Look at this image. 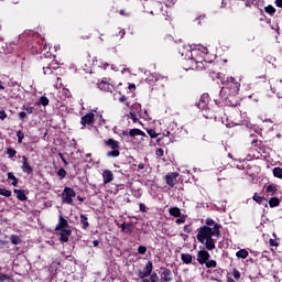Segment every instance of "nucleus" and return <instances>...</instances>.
<instances>
[{
	"instance_id": "1",
	"label": "nucleus",
	"mask_w": 282,
	"mask_h": 282,
	"mask_svg": "<svg viewBox=\"0 0 282 282\" xmlns=\"http://www.w3.org/2000/svg\"><path fill=\"white\" fill-rule=\"evenodd\" d=\"M206 226L199 228L197 234V240L203 243L207 250H215V239L213 237H221V227L215 223L212 218H207Z\"/></svg>"
},
{
	"instance_id": "2",
	"label": "nucleus",
	"mask_w": 282,
	"mask_h": 282,
	"mask_svg": "<svg viewBox=\"0 0 282 282\" xmlns=\"http://www.w3.org/2000/svg\"><path fill=\"white\" fill-rule=\"evenodd\" d=\"M223 84L225 85L220 94H224L225 91H229L230 96H237L239 94V89L241 87V84L235 77H227L223 80Z\"/></svg>"
},
{
	"instance_id": "3",
	"label": "nucleus",
	"mask_w": 282,
	"mask_h": 282,
	"mask_svg": "<svg viewBox=\"0 0 282 282\" xmlns=\"http://www.w3.org/2000/svg\"><path fill=\"white\" fill-rule=\"evenodd\" d=\"M210 253L206 250H200L197 253V261L200 265H206V268H217V261L209 260Z\"/></svg>"
},
{
	"instance_id": "4",
	"label": "nucleus",
	"mask_w": 282,
	"mask_h": 282,
	"mask_svg": "<svg viewBox=\"0 0 282 282\" xmlns=\"http://www.w3.org/2000/svg\"><path fill=\"white\" fill-rule=\"evenodd\" d=\"M74 197H76V192L72 187H65L62 192L63 204H68L74 206Z\"/></svg>"
},
{
	"instance_id": "5",
	"label": "nucleus",
	"mask_w": 282,
	"mask_h": 282,
	"mask_svg": "<svg viewBox=\"0 0 282 282\" xmlns=\"http://www.w3.org/2000/svg\"><path fill=\"white\" fill-rule=\"evenodd\" d=\"M153 272V262L149 261L142 271H139V279H147V276H151Z\"/></svg>"
},
{
	"instance_id": "6",
	"label": "nucleus",
	"mask_w": 282,
	"mask_h": 282,
	"mask_svg": "<svg viewBox=\"0 0 282 282\" xmlns=\"http://www.w3.org/2000/svg\"><path fill=\"white\" fill-rule=\"evenodd\" d=\"M98 88L101 91H110V93L113 91L115 89L113 84H111L107 78L101 79V82L98 84Z\"/></svg>"
},
{
	"instance_id": "7",
	"label": "nucleus",
	"mask_w": 282,
	"mask_h": 282,
	"mask_svg": "<svg viewBox=\"0 0 282 282\" xmlns=\"http://www.w3.org/2000/svg\"><path fill=\"white\" fill-rule=\"evenodd\" d=\"M22 171L28 175H32V173H34V167L28 162V156H22Z\"/></svg>"
},
{
	"instance_id": "8",
	"label": "nucleus",
	"mask_w": 282,
	"mask_h": 282,
	"mask_svg": "<svg viewBox=\"0 0 282 282\" xmlns=\"http://www.w3.org/2000/svg\"><path fill=\"white\" fill-rule=\"evenodd\" d=\"M177 176H178V174L175 172L169 173L165 176L166 184H169V186H175L177 184Z\"/></svg>"
},
{
	"instance_id": "9",
	"label": "nucleus",
	"mask_w": 282,
	"mask_h": 282,
	"mask_svg": "<svg viewBox=\"0 0 282 282\" xmlns=\"http://www.w3.org/2000/svg\"><path fill=\"white\" fill-rule=\"evenodd\" d=\"M61 241L67 243L69 241V237L72 236V229H59Z\"/></svg>"
},
{
	"instance_id": "10",
	"label": "nucleus",
	"mask_w": 282,
	"mask_h": 282,
	"mask_svg": "<svg viewBox=\"0 0 282 282\" xmlns=\"http://www.w3.org/2000/svg\"><path fill=\"white\" fill-rule=\"evenodd\" d=\"M94 118H95L94 112H90L82 117L80 123L83 124V127H85L86 124H94Z\"/></svg>"
},
{
	"instance_id": "11",
	"label": "nucleus",
	"mask_w": 282,
	"mask_h": 282,
	"mask_svg": "<svg viewBox=\"0 0 282 282\" xmlns=\"http://www.w3.org/2000/svg\"><path fill=\"white\" fill-rule=\"evenodd\" d=\"M102 178H104V184H109V183L113 182V172H111L109 170H105L102 172Z\"/></svg>"
},
{
	"instance_id": "12",
	"label": "nucleus",
	"mask_w": 282,
	"mask_h": 282,
	"mask_svg": "<svg viewBox=\"0 0 282 282\" xmlns=\"http://www.w3.org/2000/svg\"><path fill=\"white\" fill-rule=\"evenodd\" d=\"M135 135H141L142 137V139L141 140H144V138H148L147 137V133H144V131H142V130H140V129H131L130 131H129V137L130 138H135Z\"/></svg>"
},
{
	"instance_id": "13",
	"label": "nucleus",
	"mask_w": 282,
	"mask_h": 282,
	"mask_svg": "<svg viewBox=\"0 0 282 282\" xmlns=\"http://www.w3.org/2000/svg\"><path fill=\"white\" fill-rule=\"evenodd\" d=\"M69 229V225L67 224V220L63 218V216H59V223L56 226V230H64Z\"/></svg>"
},
{
	"instance_id": "14",
	"label": "nucleus",
	"mask_w": 282,
	"mask_h": 282,
	"mask_svg": "<svg viewBox=\"0 0 282 282\" xmlns=\"http://www.w3.org/2000/svg\"><path fill=\"white\" fill-rule=\"evenodd\" d=\"M13 193L17 195L20 202H25L28 199V196L23 189H13Z\"/></svg>"
},
{
	"instance_id": "15",
	"label": "nucleus",
	"mask_w": 282,
	"mask_h": 282,
	"mask_svg": "<svg viewBox=\"0 0 282 282\" xmlns=\"http://www.w3.org/2000/svg\"><path fill=\"white\" fill-rule=\"evenodd\" d=\"M107 147H110V149L112 150H118L120 149V142L113 140V139H109L108 141H106Z\"/></svg>"
},
{
	"instance_id": "16",
	"label": "nucleus",
	"mask_w": 282,
	"mask_h": 282,
	"mask_svg": "<svg viewBox=\"0 0 282 282\" xmlns=\"http://www.w3.org/2000/svg\"><path fill=\"white\" fill-rule=\"evenodd\" d=\"M122 232H126L127 235H131L133 232V226L131 224L123 223L121 225Z\"/></svg>"
},
{
	"instance_id": "17",
	"label": "nucleus",
	"mask_w": 282,
	"mask_h": 282,
	"mask_svg": "<svg viewBox=\"0 0 282 282\" xmlns=\"http://www.w3.org/2000/svg\"><path fill=\"white\" fill-rule=\"evenodd\" d=\"M181 259H182L183 263L188 264L193 261V256H191V253H182Z\"/></svg>"
},
{
	"instance_id": "18",
	"label": "nucleus",
	"mask_w": 282,
	"mask_h": 282,
	"mask_svg": "<svg viewBox=\"0 0 282 282\" xmlns=\"http://www.w3.org/2000/svg\"><path fill=\"white\" fill-rule=\"evenodd\" d=\"M169 213L172 215V217H181L182 215V210H180L177 207L170 208Z\"/></svg>"
},
{
	"instance_id": "19",
	"label": "nucleus",
	"mask_w": 282,
	"mask_h": 282,
	"mask_svg": "<svg viewBox=\"0 0 282 282\" xmlns=\"http://www.w3.org/2000/svg\"><path fill=\"white\" fill-rule=\"evenodd\" d=\"M161 281L170 282L171 281V271L165 270L161 275Z\"/></svg>"
},
{
	"instance_id": "20",
	"label": "nucleus",
	"mask_w": 282,
	"mask_h": 282,
	"mask_svg": "<svg viewBox=\"0 0 282 282\" xmlns=\"http://www.w3.org/2000/svg\"><path fill=\"white\" fill-rule=\"evenodd\" d=\"M236 257H238V259H248V251L246 249H241L236 252Z\"/></svg>"
},
{
	"instance_id": "21",
	"label": "nucleus",
	"mask_w": 282,
	"mask_h": 282,
	"mask_svg": "<svg viewBox=\"0 0 282 282\" xmlns=\"http://www.w3.org/2000/svg\"><path fill=\"white\" fill-rule=\"evenodd\" d=\"M279 204H281V202L279 200L278 197H272L270 200H269V206L271 208H276V206H279Z\"/></svg>"
},
{
	"instance_id": "22",
	"label": "nucleus",
	"mask_w": 282,
	"mask_h": 282,
	"mask_svg": "<svg viewBox=\"0 0 282 282\" xmlns=\"http://www.w3.org/2000/svg\"><path fill=\"white\" fill-rule=\"evenodd\" d=\"M0 195H2V197H11L12 191L7 189L4 187H0Z\"/></svg>"
},
{
	"instance_id": "23",
	"label": "nucleus",
	"mask_w": 282,
	"mask_h": 282,
	"mask_svg": "<svg viewBox=\"0 0 282 282\" xmlns=\"http://www.w3.org/2000/svg\"><path fill=\"white\" fill-rule=\"evenodd\" d=\"M8 180L12 181V186H17V184H19V178H17L12 172L8 173Z\"/></svg>"
},
{
	"instance_id": "24",
	"label": "nucleus",
	"mask_w": 282,
	"mask_h": 282,
	"mask_svg": "<svg viewBox=\"0 0 282 282\" xmlns=\"http://www.w3.org/2000/svg\"><path fill=\"white\" fill-rule=\"evenodd\" d=\"M128 120H132L134 124L135 122H140V119H138V116L135 115V112H133V110H131L128 115Z\"/></svg>"
},
{
	"instance_id": "25",
	"label": "nucleus",
	"mask_w": 282,
	"mask_h": 282,
	"mask_svg": "<svg viewBox=\"0 0 282 282\" xmlns=\"http://www.w3.org/2000/svg\"><path fill=\"white\" fill-rule=\"evenodd\" d=\"M80 224L83 228L87 229L89 227V221H87V216L80 215Z\"/></svg>"
},
{
	"instance_id": "26",
	"label": "nucleus",
	"mask_w": 282,
	"mask_h": 282,
	"mask_svg": "<svg viewBox=\"0 0 282 282\" xmlns=\"http://www.w3.org/2000/svg\"><path fill=\"white\" fill-rule=\"evenodd\" d=\"M273 175H274V177H278L279 180H282V169L281 167H274L273 169Z\"/></svg>"
},
{
	"instance_id": "27",
	"label": "nucleus",
	"mask_w": 282,
	"mask_h": 282,
	"mask_svg": "<svg viewBox=\"0 0 282 282\" xmlns=\"http://www.w3.org/2000/svg\"><path fill=\"white\" fill-rule=\"evenodd\" d=\"M119 155H120V149L112 150V151L107 153L108 158H118Z\"/></svg>"
},
{
	"instance_id": "28",
	"label": "nucleus",
	"mask_w": 282,
	"mask_h": 282,
	"mask_svg": "<svg viewBox=\"0 0 282 282\" xmlns=\"http://www.w3.org/2000/svg\"><path fill=\"white\" fill-rule=\"evenodd\" d=\"M267 193H268L269 195H274V194L276 193V186H274V185H268V186H267Z\"/></svg>"
},
{
	"instance_id": "29",
	"label": "nucleus",
	"mask_w": 282,
	"mask_h": 282,
	"mask_svg": "<svg viewBox=\"0 0 282 282\" xmlns=\"http://www.w3.org/2000/svg\"><path fill=\"white\" fill-rule=\"evenodd\" d=\"M7 155H9V158H14V155H17V150H14L12 148H8Z\"/></svg>"
},
{
	"instance_id": "30",
	"label": "nucleus",
	"mask_w": 282,
	"mask_h": 282,
	"mask_svg": "<svg viewBox=\"0 0 282 282\" xmlns=\"http://www.w3.org/2000/svg\"><path fill=\"white\" fill-rule=\"evenodd\" d=\"M11 241L14 246H19V243H21V238L19 236H11Z\"/></svg>"
},
{
	"instance_id": "31",
	"label": "nucleus",
	"mask_w": 282,
	"mask_h": 282,
	"mask_svg": "<svg viewBox=\"0 0 282 282\" xmlns=\"http://www.w3.org/2000/svg\"><path fill=\"white\" fill-rule=\"evenodd\" d=\"M40 104L43 105V107H47V105H50V99H47V97H41Z\"/></svg>"
},
{
	"instance_id": "32",
	"label": "nucleus",
	"mask_w": 282,
	"mask_h": 282,
	"mask_svg": "<svg viewBox=\"0 0 282 282\" xmlns=\"http://www.w3.org/2000/svg\"><path fill=\"white\" fill-rule=\"evenodd\" d=\"M17 137L19 144H21V142H23V138H25V134L22 131H18Z\"/></svg>"
},
{
	"instance_id": "33",
	"label": "nucleus",
	"mask_w": 282,
	"mask_h": 282,
	"mask_svg": "<svg viewBox=\"0 0 282 282\" xmlns=\"http://www.w3.org/2000/svg\"><path fill=\"white\" fill-rule=\"evenodd\" d=\"M265 12H268V14H274V12H276V9H274V7L272 6H268L265 7Z\"/></svg>"
},
{
	"instance_id": "34",
	"label": "nucleus",
	"mask_w": 282,
	"mask_h": 282,
	"mask_svg": "<svg viewBox=\"0 0 282 282\" xmlns=\"http://www.w3.org/2000/svg\"><path fill=\"white\" fill-rule=\"evenodd\" d=\"M148 135H150V138H158L159 134H158V132H155V130L149 129Z\"/></svg>"
},
{
	"instance_id": "35",
	"label": "nucleus",
	"mask_w": 282,
	"mask_h": 282,
	"mask_svg": "<svg viewBox=\"0 0 282 282\" xmlns=\"http://www.w3.org/2000/svg\"><path fill=\"white\" fill-rule=\"evenodd\" d=\"M253 199L257 202V204H262L263 203V197L254 194L253 195Z\"/></svg>"
},
{
	"instance_id": "36",
	"label": "nucleus",
	"mask_w": 282,
	"mask_h": 282,
	"mask_svg": "<svg viewBox=\"0 0 282 282\" xmlns=\"http://www.w3.org/2000/svg\"><path fill=\"white\" fill-rule=\"evenodd\" d=\"M138 252H139V254H147V247L140 246V247L138 248Z\"/></svg>"
},
{
	"instance_id": "37",
	"label": "nucleus",
	"mask_w": 282,
	"mask_h": 282,
	"mask_svg": "<svg viewBox=\"0 0 282 282\" xmlns=\"http://www.w3.org/2000/svg\"><path fill=\"white\" fill-rule=\"evenodd\" d=\"M151 282H158V281H160V276H158V273H152V275H151Z\"/></svg>"
},
{
	"instance_id": "38",
	"label": "nucleus",
	"mask_w": 282,
	"mask_h": 282,
	"mask_svg": "<svg viewBox=\"0 0 282 282\" xmlns=\"http://www.w3.org/2000/svg\"><path fill=\"white\" fill-rule=\"evenodd\" d=\"M176 224L178 225L186 224V216H182L181 218L176 219Z\"/></svg>"
},
{
	"instance_id": "39",
	"label": "nucleus",
	"mask_w": 282,
	"mask_h": 282,
	"mask_svg": "<svg viewBox=\"0 0 282 282\" xmlns=\"http://www.w3.org/2000/svg\"><path fill=\"white\" fill-rule=\"evenodd\" d=\"M57 174L59 175V177H65V175H67V172H65V169H59Z\"/></svg>"
},
{
	"instance_id": "40",
	"label": "nucleus",
	"mask_w": 282,
	"mask_h": 282,
	"mask_svg": "<svg viewBox=\"0 0 282 282\" xmlns=\"http://www.w3.org/2000/svg\"><path fill=\"white\" fill-rule=\"evenodd\" d=\"M269 243H270V246L275 247V248L279 246V241H276V239H270Z\"/></svg>"
},
{
	"instance_id": "41",
	"label": "nucleus",
	"mask_w": 282,
	"mask_h": 282,
	"mask_svg": "<svg viewBox=\"0 0 282 282\" xmlns=\"http://www.w3.org/2000/svg\"><path fill=\"white\" fill-rule=\"evenodd\" d=\"M155 155L158 158H162V155H164V150L163 149H158L156 152H155Z\"/></svg>"
},
{
	"instance_id": "42",
	"label": "nucleus",
	"mask_w": 282,
	"mask_h": 282,
	"mask_svg": "<svg viewBox=\"0 0 282 282\" xmlns=\"http://www.w3.org/2000/svg\"><path fill=\"white\" fill-rule=\"evenodd\" d=\"M24 110L26 111V113H34L33 107H24Z\"/></svg>"
},
{
	"instance_id": "43",
	"label": "nucleus",
	"mask_w": 282,
	"mask_h": 282,
	"mask_svg": "<svg viewBox=\"0 0 282 282\" xmlns=\"http://www.w3.org/2000/svg\"><path fill=\"white\" fill-rule=\"evenodd\" d=\"M8 118V115L6 113V111H0V120H4Z\"/></svg>"
},
{
	"instance_id": "44",
	"label": "nucleus",
	"mask_w": 282,
	"mask_h": 282,
	"mask_svg": "<svg viewBox=\"0 0 282 282\" xmlns=\"http://www.w3.org/2000/svg\"><path fill=\"white\" fill-rule=\"evenodd\" d=\"M104 69H106L107 72L113 69V66L109 65V64H105L104 65Z\"/></svg>"
},
{
	"instance_id": "45",
	"label": "nucleus",
	"mask_w": 282,
	"mask_h": 282,
	"mask_svg": "<svg viewBox=\"0 0 282 282\" xmlns=\"http://www.w3.org/2000/svg\"><path fill=\"white\" fill-rule=\"evenodd\" d=\"M0 281H8V275L0 274Z\"/></svg>"
},
{
	"instance_id": "46",
	"label": "nucleus",
	"mask_w": 282,
	"mask_h": 282,
	"mask_svg": "<svg viewBox=\"0 0 282 282\" xmlns=\"http://www.w3.org/2000/svg\"><path fill=\"white\" fill-rule=\"evenodd\" d=\"M28 113L26 112H20L19 117L23 120L24 118H26Z\"/></svg>"
},
{
	"instance_id": "47",
	"label": "nucleus",
	"mask_w": 282,
	"mask_h": 282,
	"mask_svg": "<svg viewBox=\"0 0 282 282\" xmlns=\"http://www.w3.org/2000/svg\"><path fill=\"white\" fill-rule=\"evenodd\" d=\"M234 276H235V279H240L241 274L239 273V271H235Z\"/></svg>"
},
{
	"instance_id": "48",
	"label": "nucleus",
	"mask_w": 282,
	"mask_h": 282,
	"mask_svg": "<svg viewBox=\"0 0 282 282\" xmlns=\"http://www.w3.org/2000/svg\"><path fill=\"white\" fill-rule=\"evenodd\" d=\"M275 6H278V8H282V0H275Z\"/></svg>"
},
{
	"instance_id": "49",
	"label": "nucleus",
	"mask_w": 282,
	"mask_h": 282,
	"mask_svg": "<svg viewBox=\"0 0 282 282\" xmlns=\"http://www.w3.org/2000/svg\"><path fill=\"white\" fill-rule=\"evenodd\" d=\"M119 101H120V102H127V96L120 97V98H119Z\"/></svg>"
},
{
	"instance_id": "50",
	"label": "nucleus",
	"mask_w": 282,
	"mask_h": 282,
	"mask_svg": "<svg viewBox=\"0 0 282 282\" xmlns=\"http://www.w3.org/2000/svg\"><path fill=\"white\" fill-rule=\"evenodd\" d=\"M138 169H140L141 171L144 170V163H140V164L138 165Z\"/></svg>"
},
{
	"instance_id": "51",
	"label": "nucleus",
	"mask_w": 282,
	"mask_h": 282,
	"mask_svg": "<svg viewBox=\"0 0 282 282\" xmlns=\"http://www.w3.org/2000/svg\"><path fill=\"white\" fill-rule=\"evenodd\" d=\"M129 89L131 90V89H135V84H130L129 85Z\"/></svg>"
},
{
	"instance_id": "52",
	"label": "nucleus",
	"mask_w": 282,
	"mask_h": 282,
	"mask_svg": "<svg viewBox=\"0 0 282 282\" xmlns=\"http://www.w3.org/2000/svg\"><path fill=\"white\" fill-rule=\"evenodd\" d=\"M46 69H56V67H54V64H51Z\"/></svg>"
},
{
	"instance_id": "53",
	"label": "nucleus",
	"mask_w": 282,
	"mask_h": 282,
	"mask_svg": "<svg viewBox=\"0 0 282 282\" xmlns=\"http://www.w3.org/2000/svg\"><path fill=\"white\" fill-rule=\"evenodd\" d=\"M78 202H85V198H83L82 196H77Z\"/></svg>"
},
{
	"instance_id": "54",
	"label": "nucleus",
	"mask_w": 282,
	"mask_h": 282,
	"mask_svg": "<svg viewBox=\"0 0 282 282\" xmlns=\"http://www.w3.org/2000/svg\"><path fill=\"white\" fill-rule=\"evenodd\" d=\"M133 108H134V109H140V104H134V105H133Z\"/></svg>"
},
{
	"instance_id": "55",
	"label": "nucleus",
	"mask_w": 282,
	"mask_h": 282,
	"mask_svg": "<svg viewBox=\"0 0 282 282\" xmlns=\"http://www.w3.org/2000/svg\"><path fill=\"white\" fill-rule=\"evenodd\" d=\"M140 210H144V204H140Z\"/></svg>"
},
{
	"instance_id": "56",
	"label": "nucleus",
	"mask_w": 282,
	"mask_h": 282,
	"mask_svg": "<svg viewBox=\"0 0 282 282\" xmlns=\"http://www.w3.org/2000/svg\"><path fill=\"white\" fill-rule=\"evenodd\" d=\"M206 98H208V96L204 95L200 100H206Z\"/></svg>"
},
{
	"instance_id": "57",
	"label": "nucleus",
	"mask_w": 282,
	"mask_h": 282,
	"mask_svg": "<svg viewBox=\"0 0 282 282\" xmlns=\"http://www.w3.org/2000/svg\"><path fill=\"white\" fill-rule=\"evenodd\" d=\"M93 245L96 247V246H98V240H95L94 242H93Z\"/></svg>"
},
{
	"instance_id": "58",
	"label": "nucleus",
	"mask_w": 282,
	"mask_h": 282,
	"mask_svg": "<svg viewBox=\"0 0 282 282\" xmlns=\"http://www.w3.org/2000/svg\"><path fill=\"white\" fill-rule=\"evenodd\" d=\"M119 34H121V39H122V36H124V31H120Z\"/></svg>"
},
{
	"instance_id": "59",
	"label": "nucleus",
	"mask_w": 282,
	"mask_h": 282,
	"mask_svg": "<svg viewBox=\"0 0 282 282\" xmlns=\"http://www.w3.org/2000/svg\"><path fill=\"white\" fill-rule=\"evenodd\" d=\"M122 135H129V132L122 131Z\"/></svg>"
},
{
	"instance_id": "60",
	"label": "nucleus",
	"mask_w": 282,
	"mask_h": 282,
	"mask_svg": "<svg viewBox=\"0 0 282 282\" xmlns=\"http://www.w3.org/2000/svg\"><path fill=\"white\" fill-rule=\"evenodd\" d=\"M142 282H151V280H149V279H143Z\"/></svg>"
},
{
	"instance_id": "61",
	"label": "nucleus",
	"mask_w": 282,
	"mask_h": 282,
	"mask_svg": "<svg viewBox=\"0 0 282 282\" xmlns=\"http://www.w3.org/2000/svg\"><path fill=\"white\" fill-rule=\"evenodd\" d=\"M61 87V84H56L55 88L58 89Z\"/></svg>"
},
{
	"instance_id": "62",
	"label": "nucleus",
	"mask_w": 282,
	"mask_h": 282,
	"mask_svg": "<svg viewBox=\"0 0 282 282\" xmlns=\"http://www.w3.org/2000/svg\"><path fill=\"white\" fill-rule=\"evenodd\" d=\"M0 89H6V87H3V84H0Z\"/></svg>"
},
{
	"instance_id": "63",
	"label": "nucleus",
	"mask_w": 282,
	"mask_h": 282,
	"mask_svg": "<svg viewBox=\"0 0 282 282\" xmlns=\"http://www.w3.org/2000/svg\"><path fill=\"white\" fill-rule=\"evenodd\" d=\"M86 158H91V154L90 153L86 154Z\"/></svg>"
},
{
	"instance_id": "64",
	"label": "nucleus",
	"mask_w": 282,
	"mask_h": 282,
	"mask_svg": "<svg viewBox=\"0 0 282 282\" xmlns=\"http://www.w3.org/2000/svg\"><path fill=\"white\" fill-rule=\"evenodd\" d=\"M62 160H63V162H64V163H66V164H67V161H66L65 159H63V158H62Z\"/></svg>"
}]
</instances>
